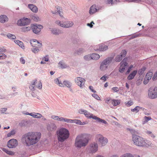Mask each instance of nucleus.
Returning <instances> with one entry per match:
<instances>
[{
	"label": "nucleus",
	"instance_id": "nucleus-57",
	"mask_svg": "<svg viewBox=\"0 0 157 157\" xmlns=\"http://www.w3.org/2000/svg\"><path fill=\"white\" fill-rule=\"evenodd\" d=\"M89 89H90L94 93H96V91L94 90L93 89V87L92 86H89Z\"/></svg>",
	"mask_w": 157,
	"mask_h": 157
},
{
	"label": "nucleus",
	"instance_id": "nucleus-17",
	"mask_svg": "<svg viewBox=\"0 0 157 157\" xmlns=\"http://www.w3.org/2000/svg\"><path fill=\"white\" fill-rule=\"evenodd\" d=\"M48 131H54L56 128V125L54 123H50L47 127Z\"/></svg>",
	"mask_w": 157,
	"mask_h": 157
},
{
	"label": "nucleus",
	"instance_id": "nucleus-59",
	"mask_svg": "<svg viewBox=\"0 0 157 157\" xmlns=\"http://www.w3.org/2000/svg\"><path fill=\"white\" fill-rule=\"evenodd\" d=\"M92 97L95 98H99V97H98V96L96 94L94 93L92 94Z\"/></svg>",
	"mask_w": 157,
	"mask_h": 157
},
{
	"label": "nucleus",
	"instance_id": "nucleus-34",
	"mask_svg": "<svg viewBox=\"0 0 157 157\" xmlns=\"http://www.w3.org/2000/svg\"><path fill=\"white\" fill-rule=\"evenodd\" d=\"M146 67H143L139 69L138 71V73L140 75H142L144 74L145 71L146 70Z\"/></svg>",
	"mask_w": 157,
	"mask_h": 157
},
{
	"label": "nucleus",
	"instance_id": "nucleus-6",
	"mask_svg": "<svg viewBox=\"0 0 157 157\" xmlns=\"http://www.w3.org/2000/svg\"><path fill=\"white\" fill-rule=\"evenodd\" d=\"M84 115L87 117L89 118H92L96 120L98 122L102 123L105 124H107V122L104 120L102 119L97 116L93 115V114L88 112L86 110L85 112Z\"/></svg>",
	"mask_w": 157,
	"mask_h": 157
},
{
	"label": "nucleus",
	"instance_id": "nucleus-31",
	"mask_svg": "<svg viewBox=\"0 0 157 157\" xmlns=\"http://www.w3.org/2000/svg\"><path fill=\"white\" fill-rule=\"evenodd\" d=\"M55 83L56 84L58 85L59 86L63 87L64 85L63 83L61 81H59L58 78H56L55 80Z\"/></svg>",
	"mask_w": 157,
	"mask_h": 157
},
{
	"label": "nucleus",
	"instance_id": "nucleus-9",
	"mask_svg": "<svg viewBox=\"0 0 157 157\" xmlns=\"http://www.w3.org/2000/svg\"><path fill=\"white\" fill-rule=\"evenodd\" d=\"M56 23L58 25L64 28H68L71 27L73 25V23L72 21H60L59 20L56 21Z\"/></svg>",
	"mask_w": 157,
	"mask_h": 157
},
{
	"label": "nucleus",
	"instance_id": "nucleus-32",
	"mask_svg": "<svg viewBox=\"0 0 157 157\" xmlns=\"http://www.w3.org/2000/svg\"><path fill=\"white\" fill-rule=\"evenodd\" d=\"M59 67L61 68H64L67 67V66L62 61L58 63Z\"/></svg>",
	"mask_w": 157,
	"mask_h": 157
},
{
	"label": "nucleus",
	"instance_id": "nucleus-29",
	"mask_svg": "<svg viewBox=\"0 0 157 157\" xmlns=\"http://www.w3.org/2000/svg\"><path fill=\"white\" fill-rule=\"evenodd\" d=\"M61 119V121L65 122L67 123H72L73 120L64 118L62 117Z\"/></svg>",
	"mask_w": 157,
	"mask_h": 157
},
{
	"label": "nucleus",
	"instance_id": "nucleus-54",
	"mask_svg": "<svg viewBox=\"0 0 157 157\" xmlns=\"http://www.w3.org/2000/svg\"><path fill=\"white\" fill-rule=\"evenodd\" d=\"M86 110H84L82 109H80L78 110V113L80 114H84Z\"/></svg>",
	"mask_w": 157,
	"mask_h": 157
},
{
	"label": "nucleus",
	"instance_id": "nucleus-35",
	"mask_svg": "<svg viewBox=\"0 0 157 157\" xmlns=\"http://www.w3.org/2000/svg\"><path fill=\"white\" fill-rule=\"evenodd\" d=\"M61 117L56 115H52L51 116V118L54 120L56 121H61Z\"/></svg>",
	"mask_w": 157,
	"mask_h": 157
},
{
	"label": "nucleus",
	"instance_id": "nucleus-7",
	"mask_svg": "<svg viewBox=\"0 0 157 157\" xmlns=\"http://www.w3.org/2000/svg\"><path fill=\"white\" fill-rule=\"evenodd\" d=\"M112 58L109 57L104 60L101 64L100 69L101 71H104L106 70L109 64L111 62Z\"/></svg>",
	"mask_w": 157,
	"mask_h": 157
},
{
	"label": "nucleus",
	"instance_id": "nucleus-43",
	"mask_svg": "<svg viewBox=\"0 0 157 157\" xmlns=\"http://www.w3.org/2000/svg\"><path fill=\"white\" fill-rule=\"evenodd\" d=\"M128 129L130 132L133 134V136L134 134L137 133V132L133 129L128 128Z\"/></svg>",
	"mask_w": 157,
	"mask_h": 157
},
{
	"label": "nucleus",
	"instance_id": "nucleus-15",
	"mask_svg": "<svg viewBox=\"0 0 157 157\" xmlns=\"http://www.w3.org/2000/svg\"><path fill=\"white\" fill-rule=\"evenodd\" d=\"M85 81V79L81 77H77L75 79L76 83L81 88H82V87L84 85Z\"/></svg>",
	"mask_w": 157,
	"mask_h": 157
},
{
	"label": "nucleus",
	"instance_id": "nucleus-36",
	"mask_svg": "<svg viewBox=\"0 0 157 157\" xmlns=\"http://www.w3.org/2000/svg\"><path fill=\"white\" fill-rule=\"evenodd\" d=\"M140 108L139 106H136L134 109H131V111L132 112H134L135 113H137L140 110Z\"/></svg>",
	"mask_w": 157,
	"mask_h": 157
},
{
	"label": "nucleus",
	"instance_id": "nucleus-11",
	"mask_svg": "<svg viewBox=\"0 0 157 157\" xmlns=\"http://www.w3.org/2000/svg\"><path fill=\"white\" fill-rule=\"evenodd\" d=\"M127 58H124L123 60L121 62V66L119 67V71L121 73H123L125 69V67L128 65L126 62Z\"/></svg>",
	"mask_w": 157,
	"mask_h": 157
},
{
	"label": "nucleus",
	"instance_id": "nucleus-63",
	"mask_svg": "<svg viewBox=\"0 0 157 157\" xmlns=\"http://www.w3.org/2000/svg\"><path fill=\"white\" fill-rule=\"evenodd\" d=\"M37 82V80L35 79L33 80L31 84H33L35 86V84Z\"/></svg>",
	"mask_w": 157,
	"mask_h": 157
},
{
	"label": "nucleus",
	"instance_id": "nucleus-42",
	"mask_svg": "<svg viewBox=\"0 0 157 157\" xmlns=\"http://www.w3.org/2000/svg\"><path fill=\"white\" fill-rule=\"evenodd\" d=\"M32 51L34 53H38L39 51V50L37 48H34L31 49Z\"/></svg>",
	"mask_w": 157,
	"mask_h": 157
},
{
	"label": "nucleus",
	"instance_id": "nucleus-40",
	"mask_svg": "<svg viewBox=\"0 0 157 157\" xmlns=\"http://www.w3.org/2000/svg\"><path fill=\"white\" fill-rule=\"evenodd\" d=\"M31 28L30 27H24L22 28L21 29L23 32L27 31L30 30Z\"/></svg>",
	"mask_w": 157,
	"mask_h": 157
},
{
	"label": "nucleus",
	"instance_id": "nucleus-53",
	"mask_svg": "<svg viewBox=\"0 0 157 157\" xmlns=\"http://www.w3.org/2000/svg\"><path fill=\"white\" fill-rule=\"evenodd\" d=\"M42 83L40 81L38 86H36L39 89H41L42 88Z\"/></svg>",
	"mask_w": 157,
	"mask_h": 157
},
{
	"label": "nucleus",
	"instance_id": "nucleus-3",
	"mask_svg": "<svg viewBox=\"0 0 157 157\" xmlns=\"http://www.w3.org/2000/svg\"><path fill=\"white\" fill-rule=\"evenodd\" d=\"M132 141L136 145L141 147H148L151 145V142L139 136L135 135L132 136Z\"/></svg>",
	"mask_w": 157,
	"mask_h": 157
},
{
	"label": "nucleus",
	"instance_id": "nucleus-18",
	"mask_svg": "<svg viewBox=\"0 0 157 157\" xmlns=\"http://www.w3.org/2000/svg\"><path fill=\"white\" fill-rule=\"evenodd\" d=\"M18 145V142L15 139H10V148L15 147Z\"/></svg>",
	"mask_w": 157,
	"mask_h": 157
},
{
	"label": "nucleus",
	"instance_id": "nucleus-8",
	"mask_svg": "<svg viewBox=\"0 0 157 157\" xmlns=\"http://www.w3.org/2000/svg\"><path fill=\"white\" fill-rule=\"evenodd\" d=\"M148 95L151 98H157V86L151 87L149 88L148 91Z\"/></svg>",
	"mask_w": 157,
	"mask_h": 157
},
{
	"label": "nucleus",
	"instance_id": "nucleus-55",
	"mask_svg": "<svg viewBox=\"0 0 157 157\" xmlns=\"http://www.w3.org/2000/svg\"><path fill=\"white\" fill-rule=\"evenodd\" d=\"M35 85H34L33 84H31L30 85V86H29V88L30 89L34 91L35 90L34 89V87L35 86Z\"/></svg>",
	"mask_w": 157,
	"mask_h": 157
},
{
	"label": "nucleus",
	"instance_id": "nucleus-38",
	"mask_svg": "<svg viewBox=\"0 0 157 157\" xmlns=\"http://www.w3.org/2000/svg\"><path fill=\"white\" fill-rule=\"evenodd\" d=\"M52 32L53 34L55 35H58L61 33L60 31L59 30L54 29L52 30Z\"/></svg>",
	"mask_w": 157,
	"mask_h": 157
},
{
	"label": "nucleus",
	"instance_id": "nucleus-2",
	"mask_svg": "<svg viewBox=\"0 0 157 157\" xmlns=\"http://www.w3.org/2000/svg\"><path fill=\"white\" fill-rule=\"evenodd\" d=\"M89 142L88 135L86 134H81L77 136L75 142V146L76 147L81 148L86 146Z\"/></svg>",
	"mask_w": 157,
	"mask_h": 157
},
{
	"label": "nucleus",
	"instance_id": "nucleus-20",
	"mask_svg": "<svg viewBox=\"0 0 157 157\" xmlns=\"http://www.w3.org/2000/svg\"><path fill=\"white\" fill-rule=\"evenodd\" d=\"M8 19L7 17L4 15L0 16V22L3 23L7 21Z\"/></svg>",
	"mask_w": 157,
	"mask_h": 157
},
{
	"label": "nucleus",
	"instance_id": "nucleus-4",
	"mask_svg": "<svg viewBox=\"0 0 157 157\" xmlns=\"http://www.w3.org/2000/svg\"><path fill=\"white\" fill-rule=\"evenodd\" d=\"M57 135L59 141L63 142L67 139L69 136V131L65 128H62L57 132Z\"/></svg>",
	"mask_w": 157,
	"mask_h": 157
},
{
	"label": "nucleus",
	"instance_id": "nucleus-39",
	"mask_svg": "<svg viewBox=\"0 0 157 157\" xmlns=\"http://www.w3.org/2000/svg\"><path fill=\"white\" fill-rule=\"evenodd\" d=\"M120 157H134L133 155L130 153H126L122 155Z\"/></svg>",
	"mask_w": 157,
	"mask_h": 157
},
{
	"label": "nucleus",
	"instance_id": "nucleus-23",
	"mask_svg": "<svg viewBox=\"0 0 157 157\" xmlns=\"http://www.w3.org/2000/svg\"><path fill=\"white\" fill-rule=\"evenodd\" d=\"M97 10L96 6L94 5H93L90 8L89 13L90 14H93L97 11Z\"/></svg>",
	"mask_w": 157,
	"mask_h": 157
},
{
	"label": "nucleus",
	"instance_id": "nucleus-21",
	"mask_svg": "<svg viewBox=\"0 0 157 157\" xmlns=\"http://www.w3.org/2000/svg\"><path fill=\"white\" fill-rule=\"evenodd\" d=\"M72 121V123H74L76 124L80 125H85L87 124V121H85L82 122L79 120L74 119Z\"/></svg>",
	"mask_w": 157,
	"mask_h": 157
},
{
	"label": "nucleus",
	"instance_id": "nucleus-30",
	"mask_svg": "<svg viewBox=\"0 0 157 157\" xmlns=\"http://www.w3.org/2000/svg\"><path fill=\"white\" fill-rule=\"evenodd\" d=\"M112 104L114 106H116L119 104L120 103V101L118 100L113 99L112 101Z\"/></svg>",
	"mask_w": 157,
	"mask_h": 157
},
{
	"label": "nucleus",
	"instance_id": "nucleus-5",
	"mask_svg": "<svg viewBox=\"0 0 157 157\" xmlns=\"http://www.w3.org/2000/svg\"><path fill=\"white\" fill-rule=\"evenodd\" d=\"M96 139L98 144L101 146H105L108 142V139L100 134L97 135Z\"/></svg>",
	"mask_w": 157,
	"mask_h": 157
},
{
	"label": "nucleus",
	"instance_id": "nucleus-24",
	"mask_svg": "<svg viewBox=\"0 0 157 157\" xmlns=\"http://www.w3.org/2000/svg\"><path fill=\"white\" fill-rule=\"evenodd\" d=\"M14 42L17 45H19L21 48L23 49H24L25 48V47L24 45V44L23 43L18 40H14Z\"/></svg>",
	"mask_w": 157,
	"mask_h": 157
},
{
	"label": "nucleus",
	"instance_id": "nucleus-37",
	"mask_svg": "<svg viewBox=\"0 0 157 157\" xmlns=\"http://www.w3.org/2000/svg\"><path fill=\"white\" fill-rule=\"evenodd\" d=\"M151 119V118L150 117L145 116L144 118V121H143V124L146 123L148 121Z\"/></svg>",
	"mask_w": 157,
	"mask_h": 157
},
{
	"label": "nucleus",
	"instance_id": "nucleus-25",
	"mask_svg": "<svg viewBox=\"0 0 157 157\" xmlns=\"http://www.w3.org/2000/svg\"><path fill=\"white\" fill-rule=\"evenodd\" d=\"M108 46L104 44H101L99 46V48L98 50L100 51H105L107 50Z\"/></svg>",
	"mask_w": 157,
	"mask_h": 157
},
{
	"label": "nucleus",
	"instance_id": "nucleus-51",
	"mask_svg": "<svg viewBox=\"0 0 157 157\" xmlns=\"http://www.w3.org/2000/svg\"><path fill=\"white\" fill-rule=\"evenodd\" d=\"M108 77L107 76H106L105 75H104L100 78V79L104 81V82H105L106 80V78H108Z\"/></svg>",
	"mask_w": 157,
	"mask_h": 157
},
{
	"label": "nucleus",
	"instance_id": "nucleus-62",
	"mask_svg": "<svg viewBox=\"0 0 157 157\" xmlns=\"http://www.w3.org/2000/svg\"><path fill=\"white\" fill-rule=\"evenodd\" d=\"M92 24H94V22L93 21H92L90 24H89V23L87 25L88 26H89L90 28H92V27L93 26V25Z\"/></svg>",
	"mask_w": 157,
	"mask_h": 157
},
{
	"label": "nucleus",
	"instance_id": "nucleus-14",
	"mask_svg": "<svg viewBox=\"0 0 157 157\" xmlns=\"http://www.w3.org/2000/svg\"><path fill=\"white\" fill-rule=\"evenodd\" d=\"M30 43L32 46L34 47L40 48L42 46V44L36 39L31 40Z\"/></svg>",
	"mask_w": 157,
	"mask_h": 157
},
{
	"label": "nucleus",
	"instance_id": "nucleus-56",
	"mask_svg": "<svg viewBox=\"0 0 157 157\" xmlns=\"http://www.w3.org/2000/svg\"><path fill=\"white\" fill-rule=\"evenodd\" d=\"M6 51V49L4 47H0V52H4Z\"/></svg>",
	"mask_w": 157,
	"mask_h": 157
},
{
	"label": "nucleus",
	"instance_id": "nucleus-1",
	"mask_svg": "<svg viewBox=\"0 0 157 157\" xmlns=\"http://www.w3.org/2000/svg\"><path fill=\"white\" fill-rule=\"evenodd\" d=\"M40 135V133L29 132L22 136L21 141L23 144L26 146L33 145L38 141Z\"/></svg>",
	"mask_w": 157,
	"mask_h": 157
},
{
	"label": "nucleus",
	"instance_id": "nucleus-12",
	"mask_svg": "<svg viewBox=\"0 0 157 157\" xmlns=\"http://www.w3.org/2000/svg\"><path fill=\"white\" fill-rule=\"evenodd\" d=\"M33 32L36 34L38 33L42 29L43 27L41 25H33L31 26Z\"/></svg>",
	"mask_w": 157,
	"mask_h": 157
},
{
	"label": "nucleus",
	"instance_id": "nucleus-33",
	"mask_svg": "<svg viewBox=\"0 0 157 157\" xmlns=\"http://www.w3.org/2000/svg\"><path fill=\"white\" fill-rule=\"evenodd\" d=\"M63 84L64 86H65L68 88L70 87L71 86V83L67 80H65L63 82Z\"/></svg>",
	"mask_w": 157,
	"mask_h": 157
},
{
	"label": "nucleus",
	"instance_id": "nucleus-44",
	"mask_svg": "<svg viewBox=\"0 0 157 157\" xmlns=\"http://www.w3.org/2000/svg\"><path fill=\"white\" fill-rule=\"evenodd\" d=\"M32 19L35 21H40V18L38 16H33Z\"/></svg>",
	"mask_w": 157,
	"mask_h": 157
},
{
	"label": "nucleus",
	"instance_id": "nucleus-49",
	"mask_svg": "<svg viewBox=\"0 0 157 157\" xmlns=\"http://www.w3.org/2000/svg\"><path fill=\"white\" fill-rule=\"evenodd\" d=\"M26 122L25 121H22L19 123L21 127L25 126L26 125Z\"/></svg>",
	"mask_w": 157,
	"mask_h": 157
},
{
	"label": "nucleus",
	"instance_id": "nucleus-13",
	"mask_svg": "<svg viewBox=\"0 0 157 157\" xmlns=\"http://www.w3.org/2000/svg\"><path fill=\"white\" fill-rule=\"evenodd\" d=\"M90 149L92 153H95L98 150V144L95 142H93L90 145Z\"/></svg>",
	"mask_w": 157,
	"mask_h": 157
},
{
	"label": "nucleus",
	"instance_id": "nucleus-22",
	"mask_svg": "<svg viewBox=\"0 0 157 157\" xmlns=\"http://www.w3.org/2000/svg\"><path fill=\"white\" fill-rule=\"evenodd\" d=\"M137 71L134 70L132 73L130 74L127 77V79L129 80H131L133 79L137 73Z\"/></svg>",
	"mask_w": 157,
	"mask_h": 157
},
{
	"label": "nucleus",
	"instance_id": "nucleus-27",
	"mask_svg": "<svg viewBox=\"0 0 157 157\" xmlns=\"http://www.w3.org/2000/svg\"><path fill=\"white\" fill-rule=\"evenodd\" d=\"M55 9H56V10L57 11V12L59 13V15L61 17H63V13L61 11H60V10L61 9V8L58 6H56L55 8Z\"/></svg>",
	"mask_w": 157,
	"mask_h": 157
},
{
	"label": "nucleus",
	"instance_id": "nucleus-16",
	"mask_svg": "<svg viewBox=\"0 0 157 157\" xmlns=\"http://www.w3.org/2000/svg\"><path fill=\"white\" fill-rule=\"evenodd\" d=\"M126 51L125 50H122V51L121 56H117L115 58V60L116 62H120V61L122 59V57H124L125 56L126 54Z\"/></svg>",
	"mask_w": 157,
	"mask_h": 157
},
{
	"label": "nucleus",
	"instance_id": "nucleus-26",
	"mask_svg": "<svg viewBox=\"0 0 157 157\" xmlns=\"http://www.w3.org/2000/svg\"><path fill=\"white\" fill-rule=\"evenodd\" d=\"M91 59L94 60H97L100 58V56L97 53H93L90 56Z\"/></svg>",
	"mask_w": 157,
	"mask_h": 157
},
{
	"label": "nucleus",
	"instance_id": "nucleus-47",
	"mask_svg": "<svg viewBox=\"0 0 157 157\" xmlns=\"http://www.w3.org/2000/svg\"><path fill=\"white\" fill-rule=\"evenodd\" d=\"M16 129H13L10 131V136L14 135L16 132Z\"/></svg>",
	"mask_w": 157,
	"mask_h": 157
},
{
	"label": "nucleus",
	"instance_id": "nucleus-41",
	"mask_svg": "<svg viewBox=\"0 0 157 157\" xmlns=\"http://www.w3.org/2000/svg\"><path fill=\"white\" fill-rule=\"evenodd\" d=\"M1 149L7 154L10 155V151H9L8 149L6 148L3 147L1 148Z\"/></svg>",
	"mask_w": 157,
	"mask_h": 157
},
{
	"label": "nucleus",
	"instance_id": "nucleus-45",
	"mask_svg": "<svg viewBox=\"0 0 157 157\" xmlns=\"http://www.w3.org/2000/svg\"><path fill=\"white\" fill-rule=\"evenodd\" d=\"M42 117V114L40 113H36V114L35 117V118H41Z\"/></svg>",
	"mask_w": 157,
	"mask_h": 157
},
{
	"label": "nucleus",
	"instance_id": "nucleus-64",
	"mask_svg": "<svg viewBox=\"0 0 157 157\" xmlns=\"http://www.w3.org/2000/svg\"><path fill=\"white\" fill-rule=\"evenodd\" d=\"M36 114V113H30V116L32 117H33L34 118Z\"/></svg>",
	"mask_w": 157,
	"mask_h": 157
},
{
	"label": "nucleus",
	"instance_id": "nucleus-52",
	"mask_svg": "<svg viewBox=\"0 0 157 157\" xmlns=\"http://www.w3.org/2000/svg\"><path fill=\"white\" fill-rule=\"evenodd\" d=\"M7 108H2L0 109V111L1 112V113H4L6 111Z\"/></svg>",
	"mask_w": 157,
	"mask_h": 157
},
{
	"label": "nucleus",
	"instance_id": "nucleus-61",
	"mask_svg": "<svg viewBox=\"0 0 157 157\" xmlns=\"http://www.w3.org/2000/svg\"><path fill=\"white\" fill-rule=\"evenodd\" d=\"M149 80H148L147 79H146V78L145 77L144 81V83L145 84H147L148 82V81Z\"/></svg>",
	"mask_w": 157,
	"mask_h": 157
},
{
	"label": "nucleus",
	"instance_id": "nucleus-46",
	"mask_svg": "<svg viewBox=\"0 0 157 157\" xmlns=\"http://www.w3.org/2000/svg\"><path fill=\"white\" fill-rule=\"evenodd\" d=\"M112 90L114 92H117L119 90V89L117 87H113L112 89Z\"/></svg>",
	"mask_w": 157,
	"mask_h": 157
},
{
	"label": "nucleus",
	"instance_id": "nucleus-19",
	"mask_svg": "<svg viewBox=\"0 0 157 157\" xmlns=\"http://www.w3.org/2000/svg\"><path fill=\"white\" fill-rule=\"evenodd\" d=\"M28 7L33 12L36 13L38 12V8L34 5L29 4L28 5Z\"/></svg>",
	"mask_w": 157,
	"mask_h": 157
},
{
	"label": "nucleus",
	"instance_id": "nucleus-50",
	"mask_svg": "<svg viewBox=\"0 0 157 157\" xmlns=\"http://www.w3.org/2000/svg\"><path fill=\"white\" fill-rule=\"evenodd\" d=\"M152 79L153 80H155L157 79V71L154 75L153 77L152 78Z\"/></svg>",
	"mask_w": 157,
	"mask_h": 157
},
{
	"label": "nucleus",
	"instance_id": "nucleus-10",
	"mask_svg": "<svg viewBox=\"0 0 157 157\" xmlns=\"http://www.w3.org/2000/svg\"><path fill=\"white\" fill-rule=\"evenodd\" d=\"M30 23V20L27 18L20 19L17 21V24L18 25L22 26L27 25Z\"/></svg>",
	"mask_w": 157,
	"mask_h": 157
},
{
	"label": "nucleus",
	"instance_id": "nucleus-60",
	"mask_svg": "<svg viewBox=\"0 0 157 157\" xmlns=\"http://www.w3.org/2000/svg\"><path fill=\"white\" fill-rule=\"evenodd\" d=\"M43 60H44L45 61H48V56H45L43 58Z\"/></svg>",
	"mask_w": 157,
	"mask_h": 157
},
{
	"label": "nucleus",
	"instance_id": "nucleus-28",
	"mask_svg": "<svg viewBox=\"0 0 157 157\" xmlns=\"http://www.w3.org/2000/svg\"><path fill=\"white\" fill-rule=\"evenodd\" d=\"M152 75L153 73L149 71L145 77L146 79H147L148 80H150L151 79Z\"/></svg>",
	"mask_w": 157,
	"mask_h": 157
},
{
	"label": "nucleus",
	"instance_id": "nucleus-58",
	"mask_svg": "<svg viewBox=\"0 0 157 157\" xmlns=\"http://www.w3.org/2000/svg\"><path fill=\"white\" fill-rule=\"evenodd\" d=\"M20 61L22 64H24L25 63V59L21 57L20 59Z\"/></svg>",
	"mask_w": 157,
	"mask_h": 157
},
{
	"label": "nucleus",
	"instance_id": "nucleus-48",
	"mask_svg": "<svg viewBox=\"0 0 157 157\" xmlns=\"http://www.w3.org/2000/svg\"><path fill=\"white\" fill-rule=\"evenodd\" d=\"M133 104V103L132 101H130L126 103V105L127 106L129 107L132 105Z\"/></svg>",
	"mask_w": 157,
	"mask_h": 157
}]
</instances>
